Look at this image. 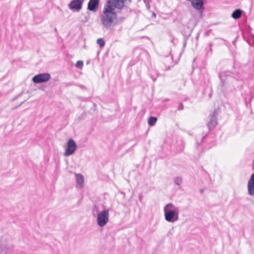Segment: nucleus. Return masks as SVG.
<instances>
[{
    "label": "nucleus",
    "instance_id": "1",
    "mask_svg": "<svg viewBox=\"0 0 254 254\" xmlns=\"http://www.w3.org/2000/svg\"><path fill=\"white\" fill-rule=\"evenodd\" d=\"M127 0H107L101 15V24L106 30L113 29L119 24L115 9H121Z\"/></svg>",
    "mask_w": 254,
    "mask_h": 254
},
{
    "label": "nucleus",
    "instance_id": "2",
    "mask_svg": "<svg viewBox=\"0 0 254 254\" xmlns=\"http://www.w3.org/2000/svg\"><path fill=\"white\" fill-rule=\"evenodd\" d=\"M164 212L165 220L167 222L173 223L179 219L180 209L172 203H169L164 206Z\"/></svg>",
    "mask_w": 254,
    "mask_h": 254
},
{
    "label": "nucleus",
    "instance_id": "3",
    "mask_svg": "<svg viewBox=\"0 0 254 254\" xmlns=\"http://www.w3.org/2000/svg\"><path fill=\"white\" fill-rule=\"evenodd\" d=\"M109 221V212L108 209H104L99 212L97 216V223L100 227H103Z\"/></svg>",
    "mask_w": 254,
    "mask_h": 254
},
{
    "label": "nucleus",
    "instance_id": "4",
    "mask_svg": "<svg viewBox=\"0 0 254 254\" xmlns=\"http://www.w3.org/2000/svg\"><path fill=\"white\" fill-rule=\"evenodd\" d=\"M77 148V145L73 139H69L67 143V147L64 153L65 156H69L74 154Z\"/></svg>",
    "mask_w": 254,
    "mask_h": 254
},
{
    "label": "nucleus",
    "instance_id": "5",
    "mask_svg": "<svg viewBox=\"0 0 254 254\" xmlns=\"http://www.w3.org/2000/svg\"><path fill=\"white\" fill-rule=\"evenodd\" d=\"M51 76L48 73H44L37 74L32 78V81L35 83H40L48 81L50 79Z\"/></svg>",
    "mask_w": 254,
    "mask_h": 254
},
{
    "label": "nucleus",
    "instance_id": "6",
    "mask_svg": "<svg viewBox=\"0 0 254 254\" xmlns=\"http://www.w3.org/2000/svg\"><path fill=\"white\" fill-rule=\"evenodd\" d=\"M84 0H72L68 4V7L73 11H79L81 8Z\"/></svg>",
    "mask_w": 254,
    "mask_h": 254
},
{
    "label": "nucleus",
    "instance_id": "7",
    "mask_svg": "<svg viewBox=\"0 0 254 254\" xmlns=\"http://www.w3.org/2000/svg\"><path fill=\"white\" fill-rule=\"evenodd\" d=\"M248 191L250 195H254V174H252L248 182Z\"/></svg>",
    "mask_w": 254,
    "mask_h": 254
},
{
    "label": "nucleus",
    "instance_id": "8",
    "mask_svg": "<svg viewBox=\"0 0 254 254\" xmlns=\"http://www.w3.org/2000/svg\"><path fill=\"white\" fill-rule=\"evenodd\" d=\"M76 188L81 189L84 186V176L80 174H75Z\"/></svg>",
    "mask_w": 254,
    "mask_h": 254
},
{
    "label": "nucleus",
    "instance_id": "9",
    "mask_svg": "<svg viewBox=\"0 0 254 254\" xmlns=\"http://www.w3.org/2000/svg\"><path fill=\"white\" fill-rule=\"evenodd\" d=\"M99 0H90L88 3V9L95 11L98 6Z\"/></svg>",
    "mask_w": 254,
    "mask_h": 254
},
{
    "label": "nucleus",
    "instance_id": "10",
    "mask_svg": "<svg viewBox=\"0 0 254 254\" xmlns=\"http://www.w3.org/2000/svg\"><path fill=\"white\" fill-rule=\"evenodd\" d=\"M209 121L207 124L209 129L213 128L217 124L216 118L214 114L210 115L209 117Z\"/></svg>",
    "mask_w": 254,
    "mask_h": 254
},
{
    "label": "nucleus",
    "instance_id": "11",
    "mask_svg": "<svg viewBox=\"0 0 254 254\" xmlns=\"http://www.w3.org/2000/svg\"><path fill=\"white\" fill-rule=\"evenodd\" d=\"M9 248L6 242L0 239V254H7Z\"/></svg>",
    "mask_w": 254,
    "mask_h": 254
},
{
    "label": "nucleus",
    "instance_id": "12",
    "mask_svg": "<svg viewBox=\"0 0 254 254\" xmlns=\"http://www.w3.org/2000/svg\"><path fill=\"white\" fill-rule=\"evenodd\" d=\"M242 15V11L240 9H237L235 10L232 14V17L235 19H239Z\"/></svg>",
    "mask_w": 254,
    "mask_h": 254
},
{
    "label": "nucleus",
    "instance_id": "13",
    "mask_svg": "<svg viewBox=\"0 0 254 254\" xmlns=\"http://www.w3.org/2000/svg\"><path fill=\"white\" fill-rule=\"evenodd\" d=\"M157 118L154 117H150L148 119V123L150 126H153L155 125L157 122Z\"/></svg>",
    "mask_w": 254,
    "mask_h": 254
},
{
    "label": "nucleus",
    "instance_id": "14",
    "mask_svg": "<svg viewBox=\"0 0 254 254\" xmlns=\"http://www.w3.org/2000/svg\"><path fill=\"white\" fill-rule=\"evenodd\" d=\"M174 183L178 186L181 185L183 183V179L181 177H176L174 179Z\"/></svg>",
    "mask_w": 254,
    "mask_h": 254
},
{
    "label": "nucleus",
    "instance_id": "15",
    "mask_svg": "<svg viewBox=\"0 0 254 254\" xmlns=\"http://www.w3.org/2000/svg\"><path fill=\"white\" fill-rule=\"evenodd\" d=\"M97 44H98L100 46V47L101 48L103 47L105 45V41H104L103 39L102 38H99L97 39Z\"/></svg>",
    "mask_w": 254,
    "mask_h": 254
},
{
    "label": "nucleus",
    "instance_id": "16",
    "mask_svg": "<svg viewBox=\"0 0 254 254\" xmlns=\"http://www.w3.org/2000/svg\"><path fill=\"white\" fill-rule=\"evenodd\" d=\"M83 66V63L81 61H78L75 64V66L76 67H78L80 69L82 68Z\"/></svg>",
    "mask_w": 254,
    "mask_h": 254
},
{
    "label": "nucleus",
    "instance_id": "17",
    "mask_svg": "<svg viewBox=\"0 0 254 254\" xmlns=\"http://www.w3.org/2000/svg\"><path fill=\"white\" fill-rule=\"evenodd\" d=\"M184 109V106L183 105L182 103H180L179 107H178V110H183Z\"/></svg>",
    "mask_w": 254,
    "mask_h": 254
},
{
    "label": "nucleus",
    "instance_id": "18",
    "mask_svg": "<svg viewBox=\"0 0 254 254\" xmlns=\"http://www.w3.org/2000/svg\"><path fill=\"white\" fill-rule=\"evenodd\" d=\"M200 192L201 193H202V192H203V190H200Z\"/></svg>",
    "mask_w": 254,
    "mask_h": 254
}]
</instances>
